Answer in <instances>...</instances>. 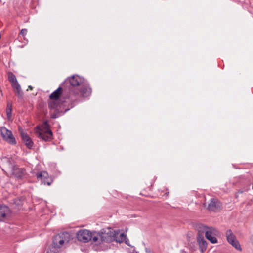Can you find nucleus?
<instances>
[{"label":"nucleus","mask_w":253,"mask_h":253,"mask_svg":"<svg viewBox=\"0 0 253 253\" xmlns=\"http://www.w3.org/2000/svg\"><path fill=\"white\" fill-rule=\"evenodd\" d=\"M11 86L15 90L16 94L18 97L19 98H22L23 96V93L19 84L17 83L14 84Z\"/></svg>","instance_id":"f3484780"},{"label":"nucleus","mask_w":253,"mask_h":253,"mask_svg":"<svg viewBox=\"0 0 253 253\" xmlns=\"http://www.w3.org/2000/svg\"><path fill=\"white\" fill-rule=\"evenodd\" d=\"M124 242H125V243H126V245H129V244H128V239H126V240H125V241H124Z\"/></svg>","instance_id":"5701e85b"},{"label":"nucleus","mask_w":253,"mask_h":253,"mask_svg":"<svg viewBox=\"0 0 253 253\" xmlns=\"http://www.w3.org/2000/svg\"><path fill=\"white\" fill-rule=\"evenodd\" d=\"M126 239H127V237L124 233H122L119 234V233L115 231V234L114 235V241H116L117 242L122 243L125 241Z\"/></svg>","instance_id":"a211bd4d"},{"label":"nucleus","mask_w":253,"mask_h":253,"mask_svg":"<svg viewBox=\"0 0 253 253\" xmlns=\"http://www.w3.org/2000/svg\"><path fill=\"white\" fill-rule=\"evenodd\" d=\"M86 80L83 77L74 75L67 78L61 85L65 87L64 96L69 99V107L73 108L80 100V94L77 87L81 86Z\"/></svg>","instance_id":"f257e3e1"},{"label":"nucleus","mask_w":253,"mask_h":253,"mask_svg":"<svg viewBox=\"0 0 253 253\" xmlns=\"http://www.w3.org/2000/svg\"><path fill=\"white\" fill-rule=\"evenodd\" d=\"M145 251L147 253H150L151 252L150 249L149 248H145Z\"/></svg>","instance_id":"4be33fe9"},{"label":"nucleus","mask_w":253,"mask_h":253,"mask_svg":"<svg viewBox=\"0 0 253 253\" xmlns=\"http://www.w3.org/2000/svg\"><path fill=\"white\" fill-rule=\"evenodd\" d=\"M199 228L200 231H202V233H205L206 238L211 243L214 244L217 242V239L215 236L219 234V232L216 229L212 227H208L202 224H200Z\"/></svg>","instance_id":"423d86ee"},{"label":"nucleus","mask_w":253,"mask_h":253,"mask_svg":"<svg viewBox=\"0 0 253 253\" xmlns=\"http://www.w3.org/2000/svg\"><path fill=\"white\" fill-rule=\"evenodd\" d=\"M65 87L61 85L49 95L50 100L48 102V108L50 109V114L51 118L58 117L62 107L65 108V112H67L71 108L69 107V99L64 96Z\"/></svg>","instance_id":"f03ea898"},{"label":"nucleus","mask_w":253,"mask_h":253,"mask_svg":"<svg viewBox=\"0 0 253 253\" xmlns=\"http://www.w3.org/2000/svg\"><path fill=\"white\" fill-rule=\"evenodd\" d=\"M12 173L15 177L22 179L25 176L26 171L23 168H14Z\"/></svg>","instance_id":"2eb2a0df"},{"label":"nucleus","mask_w":253,"mask_h":253,"mask_svg":"<svg viewBox=\"0 0 253 253\" xmlns=\"http://www.w3.org/2000/svg\"><path fill=\"white\" fill-rule=\"evenodd\" d=\"M28 88L30 89V90H32L33 87L31 85H29V86H28Z\"/></svg>","instance_id":"b1692460"},{"label":"nucleus","mask_w":253,"mask_h":253,"mask_svg":"<svg viewBox=\"0 0 253 253\" xmlns=\"http://www.w3.org/2000/svg\"><path fill=\"white\" fill-rule=\"evenodd\" d=\"M11 210L5 205H0V221H3L10 216Z\"/></svg>","instance_id":"9d476101"},{"label":"nucleus","mask_w":253,"mask_h":253,"mask_svg":"<svg viewBox=\"0 0 253 253\" xmlns=\"http://www.w3.org/2000/svg\"><path fill=\"white\" fill-rule=\"evenodd\" d=\"M20 135L23 141L24 142L26 146L28 148L31 149L33 145V142L30 137L26 132L23 131L20 132Z\"/></svg>","instance_id":"4468645a"},{"label":"nucleus","mask_w":253,"mask_h":253,"mask_svg":"<svg viewBox=\"0 0 253 253\" xmlns=\"http://www.w3.org/2000/svg\"><path fill=\"white\" fill-rule=\"evenodd\" d=\"M8 79L11 84V86L13 85L14 84L18 83L16 79V76L12 72H10L8 73Z\"/></svg>","instance_id":"6ab92c4d"},{"label":"nucleus","mask_w":253,"mask_h":253,"mask_svg":"<svg viewBox=\"0 0 253 253\" xmlns=\"http://www.w3.org/2000/svg\"><path fill=\"white\" fill-rule=\"evenodd\" d=\"M253 239V235L252 236V237Z\"/></svg>","instance_id":"a878e982"},{"label":"nucleus","mask_w":253,"mask_h":253,"mask_svg":"<svg viewBox=\"0 0 253 253\" xmlns=\"http://www.w3.org/2000/svg\"><path fill=\"white\" fill-rule=\"evenodd\" d=\"M226 236L229 243L232 245L236 249L241 251L242 249L240 245L231 230H228L226 231Z\"/></svg>","instance_id":"1a4fd4ad"},{"label":"nucleus","mask_w":253,"mask_h":253,"mask_svg":"<svg viewBox=\"0 0 253 253\" xmlns=\"http://www.w3.org/2000/svg\"><path fill=\"white\" fill-rule=\"evenodd\" d=\"M91 88L86 81L84 84L80 86V90H79L80 98L81 96L87 97L89 96L91 93Z\"/></svg>","instance_id":"9b49d317"},{"label":"nucleus","mask_w":253,"mask_h":253,"mask_svg":"<svg viewBox=\"0 0 253 253\" xmlns=\"http://www.w3.org/2000/svg\"><path fill=\"white\" fill-rule=\"evenodd\" d=\"M27 33V30L26 29H22L21 30V32H20V34L24 36L25 35H26Z\"/></svg>","instance_id":"412c9836"},{"label":"nucleus","mask_w":253,"mask_h":253,"mask_svg":"<svg viewBox=\"0 0 253 253\" xmlns=\"http://www.w3.org/2000/svg\"><path fill=\"white\" fill-rule=\"evenodd\" d=\"M7 117L8 119H10L12 116V107L11 105H7L6 108Z\"/></svg>","instance_id":"aec40b11"},{"label":"nucleus","mask_w":253,"mask_h":253,"mask_svg":"<svg viewBox=\"0 0 253 253\" xmlns=\"http://www.w3.org/2000/svg\"><path fill=\"white\" fill-rule=\"evenodd\" d=\"M252 188H253V186H252Z\"/></svg>","instance_id":"393cba45"},{"label":"nucleus","mask_w":253,"mask_h":253,"mask_svg":"<svg viewBox=\"0 0 253 253\" xmlns=\"http://www.w3.org/2000/svg\"><path fill=\"white\" fill-rule=\"evenodd\" d=\"M0 133L3 139L10 144H15L16 143L15 139L13 137L12 132L5 127L3 126L1 127Z\"/></svg>","instance_id":"6e6552de"},{"label":"nucleus","mask_w":253,"mask_h":253,"mask_svg":"<svg viewBox=\"0 0 253 253\" xmlns=\"http://www.w3.org/2000/svg\"><path fill=\"white\" fill-rule=\"evenodd\" d=\"M36 136L45 141H50L52 138V132L47 120H45L41 126H37L35 128Z\"/></svg>","instance_id":"20e7f679"},{"label":"nucleus","mask_w":253,"mask_h":253,"mask_svg":"<svg viewBox=\"0 0 253 253\" xmlns=\"http://www.w3.org/2000/svg\"><path fill=\"white\" fill-rule=\"evenodd\" d=\"M70 235L67 232H61L53 238L52 243L49 247L47 253H59L60 249L69 242Z\"/></svg>","instance_id":"7ed1b4c3"},{"label":"nucleus","mask_w":253,"mask_h":253,"mask_svg":"<svg viewBox=\"0 0 253 253\" xmlns=\"http://www.w3.org/2000/svg\"><path fill=\"white\" fill-rule=\"evenodd\" d=\"M95 235V232H91L86 229L80 230L77 233L78 240L84 243H86L91 240L93 242V236Z\"/></svg>","instance_id":"0eeeda50"},{"label":"nucleus","mask_w":253,"mask_h":253,"mask_svg":"<svg viewBox=\"0 0 253 253\" xmlns=\"http://www.w3.org/2000/svg\"><path fill=\"white\" fill-rule=\"evenodd\" d=\"M37 177L38 180H41V182L44 185H50L52 182L51 179L48 180V174L46 171H42L37 174Z\"/></svg>","instance_id":"f8f14e48"},{"label":"nucleus","mask_w":253,"mask_h":253,"mask_svg":"<svg viewBox=\"0 0 253 253\" xmlns=\"http://www.w3.org/2000/svg\"><path fill=\"white\" fill-rule=\"evenodd\" d=\"M221 203L215 198L211 199L208 205V209L210 211H215L221 207Z\"/></svg>","instance_id":"ddd939ff"},{"label":"nucleus","mask_w":253,"mask_h":253,"mask_svg":"<svg viewBox=\"0 0 253 253\" xmlns=\"http://www.w3.org/2000/svg\"><path fill=\"white\" fill-rule=\"evenodd\" d=\"M115 231L109 228L107 230L104 229L100 232H95L93 236V242L96 244H101L104 243H110L114 241Z\"/></svg>","instance_id":"39448f33"},{"label":"nucleus","mask_w":253,"mask_h":253,"mask_svg":"<svg viewBox=\"0 0 253 253\" xmlns=\"http://www.w3.org/2000/svg\"><path fill=\"white\" fill-rule=\"evenodd\" d=\"M200 232L201 231L199 230L198 235L197 237V240L201 250L203 251V250H205L206 249L207 243L205 240L203 235L200 233Z\"/></svg>","instance_id":"dca6fc26"}]
</instances>
